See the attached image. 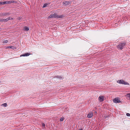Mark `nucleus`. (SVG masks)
I'll return each mask as SVG.
<instances>
[{
  "instance_id": "1",
  "label": "nucleus",
  "mask_w": 130,
  "mask_h": 130,
  "mask_svg": "<svg viewBox=\"0 0 130 130\" xmlns=\"http://www.w3.org/2000/svg\"><path fill=\"white\" fill-rule=\"evenodd\" d=\"M53 78L55 81L56 82H60V80L63 79V77L61 75H57L54 77Z\"/></svg>"
},
{
  "instance_id": "2",
  "label": "nucleus",
  "mask_w": 130,
  "mask_h": 130,
  "mask_svg": "<svg viewBox=\"0 0 130 130\" xmlns=\"http://www.w3.org/2000/svg\"><path fill=\"white\" fill-rule=\"evenodd\" d=\"M125 44V42L120 43L118 45L117 47L119 50H122L124 48Z\"/></svg>"
},
{
  "instance_id": "3",
  "label": "nucleus",
  "mask_w": 130,
  "mask_h": 130,
  "mask_svg": "<svg viewBox=\"0 0 130 130\" xmlns=\"http://www.w3.org/2000/svg\"><path fill=\"white\" fill-rule=\"evenodd\" d=\"M117 82L119 84H124V85H129V84L126 82H125V81L123 80H118L117 81Z\"/></svg>"
},
{
  "instance_id": "4",
  "label": "nucleus",
  "mask_w": 130,
  "mask_h": 130,
  "mask_svg": "<svg viewBox=\"0 0 130 130\" xmlns=\"http://www.w3.org/2000/svg\"><path fill=\"white\" fill-rule=\"evenodd\" d=\"M10 13L9 12H2L0 13V16L1 17L2 16H6L10 15Z\"/></svg>"
},
{
  "instance_id": "5",
  "label": "nucleus",
  "mask_w": 130,
  "mask_h": 130,
  "mask_svg": "<svg viewBox=\"0 0 130 130\" xmlns=\"http://www.w3.org/2000/svg\"><path fill=\"white\" fill-rule=\"evenodd\" d=\"M113 101L114 103H116L121 102L118 98H116L115 99H113Z\"/></svg>"
},
{
  "instance_id": "6",
  "label": "nucleus",
  "mask_w": 130,
  "mask_h": 130,
  "mask_svg": "<svg viewBox=\"0 0 130 130\" xmlns=\"http://www.w3.org/2000/svg\"><path fill=\"white\" fill-rule=\"evenodd\" d=\"M70 1H65L63 2V5L64 6H66L70 4Z\"/></svg>"
},
{
  "instance_id": "7",
  "label": "nucleus",
  "mask_w": 130,
  "mask_h": 130,
  "mask_svg": "<svg viewBox=\"0 0 130 130\" xmlns=\"http://www.w3.org/2000/svg\"><path fill=\"white\" fill-rule=\"evenodd\" d=\"M104 98L103 96H100L99 97V100L101 102H102L104 100Z\"/></svg>"
},
{
  "instance_id": "8",
  "label": "nucleus",
  "mask_w": 130,
  "mask_h": 130,
  "mask_svg": "<svg viewBox=\"0 0 130 130\" xmlns=\"http://www.w3.org/2000/svg\"><path fill=\"white\" fill-rule=\"evenodd\" d=\"M56 15V14H51L48 17V19L49 18H55Z\"/></svg>"
},
{
  "instance_id": "9",
  "label": "nucleus",
  "mask_w": 130,
  "mask_h": 130,
  "mask_svg": "<svg viewBox=\"0 0 130 130\" xmlns=\"http://www.w3.org/2000/svg\"><path fill=\"white\" fill-rule=\"evenodd\" d=\"M30 54V53H27L22 55H21L20 56H29Z\"/></svg>"
},
{
  "instance_id": "10",
  "label": "nucleus",
  "mask_w": 130,
  "mask_h": 130,
  "mask_svg": "<svg viewBox=\"0 0 130 130\" xmlns=\"http://www.w3.org/2000/svg\"><path fill=\"white\" fill-rule=\"evenodd\" d=\"M23 19V16H20L18 17L17 18V20L20 21H21Z\"/></svg>"
},
{
  "instance_id": "11",
  "label": "nucleus",
  "mask_w": 130,
  "mask_h": 130,
  "mask_svg": "<svg viewBox=\"0 0 130 130\" xmlns=\"http://www.w3.org/2000/svg\"><path fill=\"white\" fill-rule=\"evenodd\" d=\"M7 48H11V49L14 50L16 49V48L14 46H8L7 47Z\"/></svg>"
},
{
  "instance_id": "12",
  "label": "nucleus",
  "mask_w": 130,
  "mask_h": 130,
  "mask_svg": "<svg viewBox=\"0 0 130 130\" xmlns=\"http://www.w3.org/2000/svg\"><path fill=\"white\" fill-rule=\"evenodd\" d=\"M10 2H9V1H5L4 2H3V5H4L5 4H10Z\"/></svg>"
},
{
  "instance_id": "13",
  "label": "nucleus",
  "mask_w": 130,
  "mask_h": 130,
  "mask_svg": "<svg viewBox=\"0 0 130 130\" xmlns=\"http://www.w3.org/2000/svg\"><path fill=\"white\" fill-rule=\"evenodd\" d=\"M63 17V15H57L56 14V15L55 18H62Z\"/></svg>"
},
{
  "instance_id": "14",
  "label": "nucleus",
  "mask_w": 130,
  "mask_h": 130,
  "mask_svg": "<svg viewBox=\"0 0 130 130\" xmlns=\"http://www.w3.org/2000/svg\"><path fill=\"white\" fill-rule=\"evenodd\" d=\"M11 18L10 17H9L8 18L6 19H4V22H7L9 20H11V19H10V18Z\"/></svg>"
},
{
  "instance_id": "15",
  "label": "nucleus",
  "mask_w": 130,
  "mask_h": 130,
  "mask_svg": "<svg viewBox=\"0 0 130 130\" xmlns=\"http://www.w3.org/2000/svg\"><path fill=\"white\" fill-rule=\"evenodd\" d=\"M29 29V27H27V26H25L24 28V30L26 31H28Z\"/></svg>"
},
{
  "instance_id": "16",
  "label": "nucleus",
  "mask_w": 130,
  "mask_h": 130,
  "mask_svg": "<svg viewBox=\"0 0 130 130\" xmlns=\"http://www.w3.org/2000/svg\"><path fill=\"white\" fill-rule=\"evenodd\" d=\"M50 4V3H46L45 4H44L43 5L42 7L43 8H44L45 7H46L47 5H49Z\"/></svg>"
},
{
  "instance_id": "17",
  "label": "nucleus",
  "mask_w": 130,
  "mask_h": 130,
  "mask_svg": "<svg viewBox=\"0 0 130 130\" xmlns=\"http://www.w3.org/2000/svg\"><path fill=\"white\" fill-rule=\"evenodd\" d=\"M93 116V114L92 113H89L87 117L88 118H91Z\"/></svg>"
},
{
  "instance_id": "18",
  "label": "nucleus",
  "mask_w": 130,
  "mask_h": 130,
  "mask_svg": "<svg viewBox=\"0 0 130 130\" xmlns=\"http://www.w3.org/2000/svg\"><path fill=\"white\" fill-rule=\"evenodd\" d=\"M9 2H10V4L13 3H17V2L16 1H9Z\"/></svg>"
},
{
  "instance_id": "19",
  "label": "nucleus",
  "mask_w": 130,
  "mask_h": 130,
  "mask_svg": "<svg viewBox=\"0 0 130 130\" xmlns=\"http://www.w3.org/2000/svg\"><path fill=\"white\" fill-rule=\"evenodd\" d=\"M1 106H3L4 107H6L7 106V103H4L2 104L1 105Z\"/></svg>"
},
{
  "instance_id": "20",
  "label": "nucleus",
  "mask_w": 130,
  "mask_h": 130,
  "mask_svg": "<svg viewBox=\"0 0 130 130\" xmlns=\"http://www.w3.org/2000/svg\"><path fill=\"white\" fill-rule=\"evenodd\" d=\"M64 118H61L60 119V122H62L64 120Z\"/></svg>"
},
{
  "instance_id": "21",
  "label": "nucleus",
  "mask_w": 130,
  "mask_h": 130,
  "mask_svg": "<svg viewBox=\"0 0 130 130\" xmlns=\"http://www.w3.org/2000/svg\"><path fill=\"white\" fill-rule=\"evenodd\" d=\"M8 42V40H6L4 41L3 42V43H6Z\"/></svg>"
},
{
  "instance_id": "22",
  "label": "nucleus",
  "mask_w": 130,
  "mask_h": 130,
  "mask_svg": "<svg viewBox=\"0 0 130 130\" xmlns=\"http://www.w3.org/2000/svg\"><path fill=\"white\" fill-rule=\"evenodd\" d=\"M0 22H4V19H0Z\"/></svg>"
},
{
  "instance_id": "23",
  "label": "nucleus",
  "mask_w": 130,
  "mask_h": 130,
  "mask_svg": "<svg viewBox=\"0 0 130 130\" xmlns=\"http://www.w3.org/2000/svg\"><path fill=\"white\" fill-rule=\"evenodd\" d=\"M42 126L44 128L45 127V124L44 123H42Z\"/></svg>"
},
{
  "instance_id": "24",
  "label": "nucleus",
  "mask_w": 130,
  "mask_h": 130,
  "mask_svg": "<svg viewBox=\"0 0 130 130\" xmlns=\"http://www.w3.org/2000/svg\"><path fill=\"white\" fill-rule=\"evenodd\" d=\"M126 115L127 116H130V114L128 113H127L126 114Z\"/></svg>"
},
{
  "instance_id": "25",
  "label": "nucleus",
  "mask_w": 130,
  "mask_h": 130,
  "mask_svg": "<svg viewBox=\"0 0 130 130\" xmlns=\"http://www.w3.org/2000/svg\"><path fill=\"white\" fill-rule=\"evenodd\" d=\"M127 96L130 99V93L127 94Z\"/></svg>"
},
{
  "instance_id": "26",
  "label": "nucleus",
  "mask_w": 130,
  "mask_h": 130,
  "mask_svg": "<svg viewBox=\"0 0 130 130\" xmlns=\"http://www.w3.org/2000/svg\"><path fill=\"white\" fill-rule=\"evenodd\" d=\"M3 2H0V4L3 5Z\"/></svg>"
},
{
  "instance_id": "27",
  "label": "nucleus",
  "mask_w": 130,
  "mask_h": 130,
  "mask_svg": "<svg viewBox=\"0 0 130 130\" xmlns=\"http://www.w3.org/2000/svg\"><path fill=\"white\" fill-rule=\"evenodd\" d=\"M78 130H83V129L82 128H81L79 129Z\"/></svg>"
},
{
  "instance_id": "28",
  "label": "nucleus",
  "mask_w": 130,
  "mask_h": 130,
  "mask_svg": "<svg viewBox=\"0 0 130 130\" xmlns=\"http://www.w3.org/2000/svg\"><path fill=\"white\" fill-rule=\"evenodd\" d=\"M10 19H11V20H12L13 19V18H11V17L10 18Z\"/></svg>"
}]
</instances>
